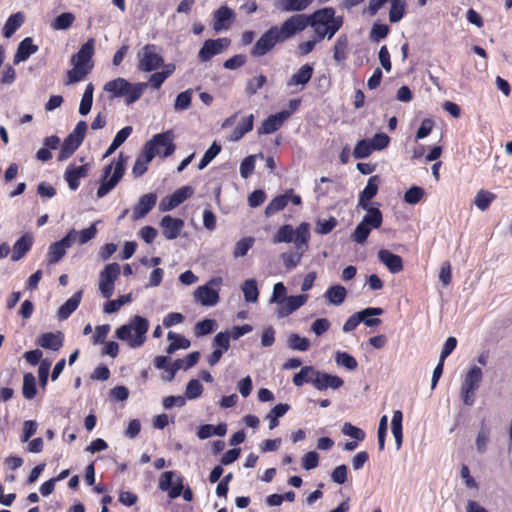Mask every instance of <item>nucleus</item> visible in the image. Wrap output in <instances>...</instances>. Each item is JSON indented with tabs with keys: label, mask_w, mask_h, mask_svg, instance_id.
Wrapping results in <instances>:
<instances>
[{
	"label": "nucleus",
	"mask_w": 512,
	"mask_h": 512,
	"mask_svg": "<svg viewBox=\"0 0 512 512\" xmlns=\"http://www.w3.org/2000/svg\"><path fill=\"white\" fill-rule=\"evenodd\" d=\"M149 321L142 316H134L129 323L120 326L115 334L121 341H126L130 348L141 347L146 341Z\"/></svg>",
	"instance_id": "nucleus-1"
},
{
	"label": "nucleus",
	"mask_w": 512,
	"mask_h": 512,
	"mask_svg": "<svg viewBox=\"0 0 512 512\" xmlns=\"http://www.w3.org/2000/svg\"><path fill=\"white\" fill-rule=\"evenodd\" d=\"M146 88V83L131 84L121 77L108 81L104 85V90L110 93L112 98L125 96L127 104H132L139 100Z\"/></svg>",
	"instance_id": "nucleus-2"
},
{
	"label": "nucleus",
	"mask_w": 512,
	"mask_h": 512,
	"mask_svg": "<svg viewBox=\"0 0 512 512\" xmlns=\"http://www.w3.org/2000/svg\"><path fill=\"white\" fill-rule=\"evenodd\" d=\"M309 239L310 225L303 222L296 229H293L289 224L281 226L272 241L274 244L293 242L296 249H302L308 247Z\"/></svg>",
	"instance_id": "nucleus-3"
},
{
	"label": "nucleus",
	"mask_w": 512,
	"mask_h": 512,
	"mask_svg": "<svg viewBox=\"0 0 512 512\" xmlns=\"http://www.w3.org/2000/svg\"><path fill=\"white\" fill-rule=\"evenodd\" d=\"M126 160L127 158L124 157L123 153H120L116 161H113L104 168L102 183L97 190L98 198L106 196L122 179L125 173Z\"/></svg>",
	"instance_id": "nucleus-4"
},
{
	"label": "nucleus",
	"mask_w": 512,
	"mask_h": 512,
	"mask_svg": "<svg viewBox=\"0 0 512 512\" xmlns=\"http://www.w3.org/2000/svg\"><path fill=\"white\" fill-rule=\"evenodd\" d=\"M222 282L221 277H214L206 284L199 286L194 292L195 301L203 306H215L219 302V288Z\"/></svg>",
	"instance_id": "nucleus-5"
},
{
	"label": "nucleus",
	"mask_w": 512,
	"mask_h": 512,
	"mask_svg": "<svg viewBox=\"0 0 512 512\" xmlns=\"http://www.w3.org/2000/svg\"><path fill=\"white\" fill-rule=\"evenodd\" d=\"M138 69L143 72L155 71L164 64L163 57L159 54L154 44H146L137 54Z\"/></svg>",
	"instance_id": "nucleus-6"
},
{
	"label": "nucleus",
	"mask_w": 512,
	"mask_h": 512,
	"mask_svg": "<svg viewBox=\"0 0 512 512\" xmlns=\"http://www.w3.org/2000/svg\"><path fill=\"white\" fill-rule=\"evenodd\" d=\"M309 26V18L306 14H295L286 19L280 27L277 26V33L282 42L292 38L297 33Z\"/></svg>",
	"instance_id": "nucleus-7"
},
{
	"label": "nucleus",
	"mask_w": 512,
	"mask_h": 512,
	"mask_svg": "<svg viewBox=\"0 0 512 512\" xmlns=\"http://www.w3.org/2000/svg\"><path fill=\"white\" fill-rule=\"evenodd\" d=\"M121 273L118 263L107 264L99 274V291L102 297L109 299L114 293V283Z\"/></svg>",
	"instance_id": "nucleus-8"
},
{
	"label": "nucleus",
	"mask_w": 512,
	"mask_h": 512,
	"mask_svg": "<svg viewBox=\"0 0 512 512\" xmlns=\"http://www.w3.org/2000/svg\"><path fill=\"white\" fill-rule=\"evenodd\" d=\"M77 234L75 229H71L65 237L49 246L46 254V260L49 265L58 263L65 256L66 250L76 242Z\"/></svg>",
	"instance_id": "nucleus-9"
},
{
	"label": "nucleus",
	"mask_w": 512,
	"mask_h": 512,
	"mask_svg": "<svg viewBox=\"0 0 512 512\" xmlns=\"http://www.w3.org/2000/svg\"><path fill=\"white\" fill-rule=\"evenodd\" d=\"M383 313V309L376 307L365 308L362 311L354 313L351 315L343 325L342 330L345 333L351 332L359 325L360 322H363L368 327H374L381 323V320H367L368 316H379Z\"/></svg>",
	"instance_id": "nucleus-10"
},
{
	"label": "nucleus",
	"mask_w": 512,
	"mask_h": 512,
	"mask_svg": "<svg viewBox=\"0 0 512 512\" xmlns=\"http://www.w3.org/2000/svg\"><path fill=\"white\" fill-rule=\"evenodd\" d=\"M279 42H282V40L277 33V26H272L256 41L250 54L256 58L262 57L272 51Z\"/></svg>",
	"instance_id": "nucleus-11"
},
{
	"label": "nucleus",
	"mask_w": 512,
	"mask_h": 512,
	"mask_svg": "<svg viewBox=\"0 0 512 512\" xmlns=\"http://www.w3.org/2000/svg\"><path fill=\"white\" fill-rule=\"evenodd\" d=\"M160 138V136H153V138L145 144L142 153L137 157L132 168L134 177L138 178L147 171L148 164L157 156V151H153L152 146L160 140Z\"/></svg>",
	"instance_id": "nucleus-12"
},
{
	"label": "nucleus",
	"mask_w": 512,
	"mask_h": 512,
	"mask_svg": "<svg viewBox=\"0 0 512 512\" xmlns=\"http://www.w3.org/2000/svg\"><path fill=\"white\" fill-rule=\"evenodd\" d=\"M193 193L194 189L191 186H183L170 196L164 197L159 204V210L161 212L171 211L191 197Z\"/></svg>",
	"instance_id": "nucleus-13"
},
{
	"label": "nucleus",
	"mask_w": 512,
	"mask_h": 512,
	"mask_svg": "<svg viewBox=\"0 0 512 512\" xmlns=\"http://www.w3.org/2000/svg\"><path fill=\"white\" fill-rule=\"evenodd\" d=\"M230 45L228 38H218L206 40L198 52V58L201 62H207L215 55L220 54Z\"/></svg>",
	"instance_id": "nucleus-14"
},
{
	"label": "nucleus",
	"mask_w": 512,
	"mask_h": 512,
	"mask_svg": "<svg viewBox=\"0 0 512 512\" xmlns=\"http://www.w3.org/2000/svg\"><path fill=\"white\" fill-rule=\"evenodd\" d=\"M308 300L307 294L297 296H287L284 301L278 305L276 314L279 318H284L301 308Z\"/></svg>",
	"instance_id": "nucleus-15"
},
{
	"label": "nucleus",
	"mask_w": 512,
	"mask_h": 512,
	"mask_svg": "<svg viewBox=\"0 0 512 512\" xmlns=\"http://www.w3.org/2000/svg\"><path fill=\"white\" fill-rule=\"evenodd\" d=\"M155 136H160V140H158L153 146V151H157V156H162L164 158L171 156L175 151V144L173 143L174 134L172 130H168L163 133L156 134Z\"/></svg>",
	"instance_id": "nucleus-16"
},
{
	"label": "nucleus",
	"mask_w": 512,
	"mask_h": 512,
	"mask_svg": "<svg viewBox=\"0 0 512 512\" xmlns=\"http://www.w3.org/2000/svg\"><path fill=\"white\" fill-rule=\"evenodd\" d=\"M160 226L163 229L164 237L167 240H174L180 235L184 227V221L182 219L166 215L161 219Z\"/></svg>",
	"instance_id": "nucleus-17"
},
{
	"label": "nucleus",
	"mask_w": 512,
	"mask_h": 512,
	"mask_svg": "<svg viewBox=\"0 0 512 512\" xmlns=\"http://www.w3.org/2000/svg\"><path fill=\"white\" fill-rule=\"evenodd\" d=\"M343 383V380L336 375H331L328 373L315 370V379L313 386L319 391H323L328 388L336 390L342 387Z\"/></svg>",
	"instance_id": "nucleus-18"
},
{
	"label": "nucleus",
	"mask_w": 512,
	"mask_h": 512,
	"mask_svg": "<svg viewBox=\"0 0 512 512\" xmlns=\"http://www.w3.org/2000/svg\"><path fill=\"white\" fill-rule=\"evenodd\" d=\"M157 195L155 193H147L142 195L137 204L133 208V219L139 220L144 218L156 205Z\"/></svg>",
	"instance_id": "nucleus-19"
},
{
	"label": "nucleus",
	"mask_w": 512,
	"mask_h": 512,
	"mask_svg": "<svg viewBox=\"0 0 512 512\" xmlns=\"http://www.w3.org/2000/svg\"><path fill=\"white\" fill-rule=\"evenodd\" d=\"M291 112L288 110L280 111L276 114L270 115L263 123L261 128L259 129V133L262 134H271L278 130L283 123L290 117Z\"/></svg>",
	"instance_id": "nucleus-20"
},
{
	"label": "nucleus",
	"mask_w": 512,
	"mask_h": 512,
	"mask_svg": "<svg viewBox=\"0 0 512 512\" xmlns=\"http://www.w3.org/2000/svg\"><path fill=\"white\" fill-rule=\"evenodd\" d=\"M94 49L95 39L90 38L80 47L79 51L75 55H73L72 63L83 65L84 67H93V65L89 63L92 59V56L94 55Z\"/></svg>",
	"instance_id": "nucleus-21"
},
{
	"label": "nucleus",
	"mask_w": 512,
	"mask_h": 512,
	"mask_svg": "<svg viewBox=\"0 0 512 512\" xmlns=\"http://www.w3.org/2000/svg\"><path fill=\"white\" fill-rule=\"evenodd\" d=\"M380 179L374 175L368 179L367 185L359 195L358 207L362 209L368 208L369 201L374 198L378 192Z\"/></svg>",
	"instance_id": "nucleus-22"
},
{
	"label": "nucleus",
	"mask_w": 512,
	"mask_h": 512,
	"mask_svg": "<svg viewBox=\"0 0 512 512\" xmlns=\"http://www.w3.org/2000/svg\"><path fill=\"white\" fill-rule=\"evenodd\" d=\"M378 258L391 273H398L403 270L402 258L389 250L381 249L378 252Z\"/></svg>",
	"instance_id": "nucleus-23"
},
{
	"label": "nucleus",
	"mask_w": 512,
	"mask_h": 512,
	"mask_svg": "<svg viewBox=\"0 0 512 512\" xmlns=\"http://www.w3.org/2000/svg\"><path fill=\"white\" fill-rule=\"evenodd\" d=\"M37 51L38 46L33 44L32 38L26 37L18 45L13 59L14 64L17 65L20 62L26 61L32 54L36 53Z\"/></svg>",
	"instance_id": "nucleus-24"
},
{
	"label": "nucleus",
	"mask_w": 512,
	"mask_h": 512,
	"mask_svg": "<svg viewBox=\"0 0 512 512\" xmlns=\"http://www.w3.org/2000/svg\"><path fill=\"white\" fill-rule=\"evenodd\" d=\"M235 14L232 9L227 6H221L214 12L213 29L219 32L229 28L230 21L234 18Z\"/></svg>",
	"instance_id": "nucleus-25"
},
{
	"label": "nucleus",
	"mask_w": 512,
	"mask_h": 512,
	"mask_svg": "<svg viewBox=\"0 0 512 512\" xmlns=\"http://www.w3.org/2000/svg\"><path fill=\"white\" fill-rule=\"evenodd\" d=\"M33 245V236L29 233L20 237L13 246L12 261H19L31 249Z\"/></svg>",
	"instance_id": "nucleus-26"
},
{
	"label": "nucleus",
	"mask_w": 512,
	"mask_h": 512,
	"mask_svg": "<svg viewBox=\"0 0 512 512\" xmlns=\"http://www.w3.org/2000/svg\"><path fill=\"white\" fill-rule=\"evenodd\" d=\"M38 344L45 349L57 351L63 345V334L61 332L44 333L38 339Z\"/></svg>",
	"instance_id": "nucleus-27"
},
{
	"label": "nucleus",
	"mask_w": 512,
	"mask_h": 512,
	"mask_svg": "<svg viewBox=\"0 0 512 512\" xmlns=\"http://www.w3.org/2000/svg\"><path fill=\"white\" fill-rule=\"evenodd\" d=\"M82 299V290L76 292L71 298H69L59 309L58 318L60 320H66L69 316L78 308Z\"/></svg>",
	"instance_id": "nucleus-28"
},
{
	"label": "nucleus",
	"mask_w": 512,
	"mask_h": 512,
	"mask_svg": "<svg viewBox=\"0 0 512 512\" xmlns=\"http://www.w3.org/2000/svg\"><path fill=\"white\" fill-rule=\"evenodd\" d=\"M309 25H317L322 24L326 25L330 23V21L337 18L335 16V10L332 7H325L315 11L313 14L308 15Z\"/></svg>",
	"instance_id": "nucleus-29"
},
{
	"label": "nucleus",
	"mask_w": 512,
	"mask_h": 512,
	"mask_svg": "<svg viewBox=\"0 0 512 512\" xmlns=\"http://www.w3.org/2000/svg\"><path fill=\"white\" fill-rule=\"evenodd\" d=\"M313 75V67L310 64L303 65L288 81V86H305Z\"/></svg>",
	"instance_id": "nucleus-30"
},
{
	"label": "nucleus",
	"mask_w": 512,
	"mask_h": 512,
	"mask_svg": "<svg viewBox=\"0 0 512 512\" xmlns=\"http://www.w3.org/2000/svg\"><path fill=\"white\" fill-rule=\"evenodd\" d=\"M402 421L403 414L400 410H395L393 412L392 420H391V430L395 439L396 449L399 450L402 446L403 441V432H402Z\"/></svg>",
	"instance_id": "nucleus-31"
},
{
	"label": "nucleus",
	"mask_w": 512,
	"mask_h": 512,
	"mask_svg": "<svg viewBox=\"0 0 512 512\" xmlns=\"http://www.w3.org/2000/svg\"><path fill=\"white\" fill-rule=\"evenodd\" d=\"M367 213L362 219V223L371 227L372 229H378L381 227L383 222L382 212L377 207L368 205V208L364 209Z\"/></svg>",
	"instance_id": "nucleus-32"
},
{
	"label": "nucleus",
	"mask_w": 512,
	"mask_h": 512,
	"mask_svg": "<svg viewBox=\"0 0 512 512\" xmlns=\"http://www.w3.org/2000/svg\"><path fill=\"white\" fill-rule=\"evenodd\" d=\"M254 116L252 114L244 117L242 121L232 131L230 141H239L246 133L253 129Z\"/></svg>",
	"instance_id": "nucleus-33"
},
{
	"label": "nucleus",
	"mask_w": 512,
	"mask_h": 512,
	"mask_svg": "<svg viewBox=\"0 0 512 512\" xmlns=\"http://www.w3.org/2000/svg\"><path fill=\"white\" fill-rule=\"evenodd\" d=\"M346 295L347 290L341 285H333L325 292V298L327 301L335 306L341 305L344 302Z\"/></svg>",
	"instance_id": "nucleus-34"
},
{
	"label": "nucleus",
	"mask_w": 512,
	"mask_h": 512,
	"mask_svg": "<svg viewBox=\"0 0 512 512\" xmlns=\"http://www.w3.org/2000/svg\"><path fill=\"white\" fill-rule=\"evenodd\" d=\"M313 0H279L278 8L283 12H300L308 8Z\"/></svg>",
	"instance_id": "nucleus-35"
},
{
	"label": "nucleus",
	"mask_w": 512,
	"mask_h": 512,
	"mask_svg": "<svg viewBox=\"0 0 512 512\" xmlns=\"http://www.w3.org/2000/svg\"><path fill=\"white\" fill-rule=\"evenodd\" d=\"M348 37L341 34L335 41L333 48V58L337 63H342L347 58Z\"/></svg>",
	"instance_id": "nucleus-36"
},
{
	"label": "nucleus",
	"mask_w": 512,
	"mask_h": 512,
	"mask_svg": "<svg viewBox=\"0 0 512 512\" xmlns=\"http://www.w3.org/2000/svg\"><path fill=\"white\" fill-rule=\"evenodd\" d=\"M24 23V15L22 12L12 14L6 21L3 34L6 38H10Z\"/></svg>",
	"instance_id": "nucleus-37"
},
{
	"label": "nucleus",
	"mask_w": 512,
	"mask_h": 512,
	"mask_svg": "<svg viewBox=\"0 0 512 512\" xmlns=\"http://www.w3.org/2000/svg\"><path fill=\"white\" fill-rule=\"evenodd\" d=\"M167 336H168V339L171 341V343L166 348V352L168 354H172L178 349H187L191 345V343L188 339H186L184 336L179 335L175 332L169 331Z\"/></svg>",
	"instance_id": "nucleus-38"
},
{
	"label": "nucleus",
	"mask_w": 512,
	"mask_h": 512,
	"mask_svg": "<svg viewBox=\"0 0 512 512\" xmlns=\"http://www.w3.org/2000/svg\"><path fill=\"white\" fill-rule=\"evenodd\" d=\"M308 249V247L296 249L294 252H284L281 255V259L283 261V265L287 270H291L297 267L303 256V253Z\"/></svg>",
	"instance_id": "nucleus-39"
},
{
	"label": "nucleus",
	"mask_w": 512,
	"mask_h": 512,
	"mask_svg": "<svg viewBox=\"0 0 512 512\" xmlns=\"http://www.w3.org/2000/svg\"><path fill=\"white\" fill-rule=\"evenodd\" d=\"M289 202V193L285 192L283 195L275 197L265 208L266 217H270L275 213L283 210Z\"/></svg>",
	"instance_id": "nucleus-40"
},
{
	"label": "nucleus",
	"mask_w": 512,
	"mask_h": 512,
	"mask_svg": "<svg viewBox=\"0 0 512 512\" xmlns=\"http://www.w3.org/2000/svg\"><path fill=\"white\" fill-rule=\"evenodd\" d=\"M483 373L481 368L473 366L466 374L462 387L469 388L471 390H477L482 380Z\"/></svg>",
	"instance_id": "nucleus-41"
},
{
	"label": "nucleus",
	"mask_w": 512,
	"mask_h": 512,
	"mask_svg": "<svg viewBox=\"0 0 512 512\" xmlns=\"http://www.w3.org/2000/svg\"><path fill=\"white\" fill-rule=\"evenodd\" d=\"M315 368L313 366H305L300 372L296 373L293 377V383L295 386H302L304 383H311L314 385L315 379Z\"/></svg>",
	"instance_id": "nucleus-42"
},
{
	"label": "nucleus",
	"mask_w": 512,
	"mask_h": 512,
	"mask_svg": "<svg viewBox=\"0 0 512 512\" xmlns=\"http://www.w3.org/2000/svg\"><path fill=\"white\" fill-rule=\"evenodd\" d=\"M73 65L74 67L67 72V85L74 84L83 80L92 69V66L84 67L83 65L79 64Z\"/></svg>",
	"instance_id": "nucleus-43"
},
{
	"label": "nucleus",
	"mask_w": 512,
	"mask_h": 512,
	"mask_svg": "<svg viewBox=\"0 0 512 512\" xmlns=\"http://www.w3.org/2000/svg\"><path fill=\"white\" fill-rule=\"evenodd\" d=\"M242 292L246 302L255 303L259 297L257 282L254 279L246 280L242 285Z\"/></svg>",
	"instance_id": "nucleus-44"
},
{
	"label": "nucleus",
	"mask_w": 512,
	"mask_h": 512,
	"mask_svg": "<svg viewBox=\"0 0 512 512\" xmlns=\"http://www.w3.org/2000/svg\"><path fill=\"white\" fill-rule=\"evenodd\" d=\"M80 145V142L73 139L72 137L67 136L58 155V161H64L71 157Z\"/></svg>",
	"instance_id": "nucleus-45"
},
{
	"label": "nucleus",
	"mask_w": 512,
	"mask_h": 512,
	"mask_svg": "<svg viewBox=\"0 0 512 512\" xmlns=\"http://www.w3.org/2000/svg\"><path fill=\"white\" fill-rule=\"evenodd\" d=\"M289 408L290 406L288 404L280 403L271 409V411L266 416V419L269 420V429L272 430L278 426V418L284 416Z\"/></svg>",
	"instance_id": "nucleus-46"
},
{
	"label": "nucleus",
	"mask_w": 512,
	"mask_h": 512,
	"mask_svg": "<svg viewBox=\"0 0 512 512\" xmlns=\"http://www.w3.org/2000/svg\"><path fill=\"white\" fill-rule=\"evenodd\" d=\"M93 91L94 87L91 83H89L85 88L79 105V113L82 116L87 115L91 110L93 103Z\"/></svg>",
	"instance_id": "nucleus-47"
},
{
	"label": "nucleus",
	"mask_w": 512,
	"mask_h": 512,
	"mask_svg": "<svg viewBox=\"0 0 512 512\" xmlns=\"http://www.w3.org/2000/svg\"><path fill=\"white\" fill-rule=\"evenodd\" d=\"M391 9L389 12V20L391 23L399 22L405 15L406 3L404 0H390Z\"/></svg>",
	"instance_id": "nucleus-48"
},
{
	"label": "nucleus",
	"mask_w": 512,
	"mask_h": 512,
	"mask_svg": "<svg viewBox=\"0 0 512 512\" xmlns=\"http://www.w3.org/2000/svg\"><path fill=\"white\" fill-rule=\"evenodd\" d=\"M217 327L216 320L204 319L199 321L194 327V334L196 337H202L204 335L212 333Z\"/></svg>",
	"instance_id": "nucleus-49"
},
{
	"label": "nucleus",
	"mask_w": 512,
	"mask_h": 512,
	"mask_svg": "<svg viewBox=\"0 0 512 512\" xmlns=\"http://www.w3.org/2000/svg\"><path fill=\"white\" fill-rule=\"evenodd\" d=\"M74 21L75 16L72 13L64 12L54 19L51 26L54 30H66L73 24Z\"/></svg>",
	"instance_id": "nucleus-50"
},
{
	"label": "nucleus",
	"mask_w": 512,
	"mask_h": 512,
	"mask_svg": "<svg viewBox=\"0 0 512 512\" xmlns=\"http://www.w3.org/2000/svg\"><path fill=\"white\" fill-rule=\"evenodd\" d=\"M288 346L297 351H307L310 347V340L306 337H301L298 334H291L288 338Z\"/></svg>",
	"instance_id": "nucleus-51"
},
{
	"label": "nucleus",
	"mask_w": 512,
	"mask_h": 512,
	"mask_svg": "<svg viewBox=\"0 0 512 512\" xmlns=\"http://www.w3.org/2000/svg\"><path fill=\"white\" fill-rule=\"evenodd\" d=\"M495 198V194L489 191L480 190L475 196L474 203L478 209L485 211Z\"/></svg>",
	"instance_id": "nucleus-52"
},
{
	"label": "nucleus",
	"mask_w": 512,
	"mask_h": 512,
	"mask_svg": "<svg viewBox=\"0 0 512 512\" xmlns=\"http://www.w3.org/2000/svg\"><path fill=\"white\" fill-rule=\"evenodd\" d=\"M372 152L373 149L371 148L370 140L362 139L357 142L353 151V156L356 159H364L370 156Z\"/></svg>",
	"instance_id": "nucleus-53"
},
{
	"label": "nucleus",
	"mask_w": 512,
	"mask_h": 512,
	"mask_svg": "<svg viewBox=\"0 0 512 512\" xmlns=\"http://www.w3.org/2000/svg\"><path fill=\"white\" fill-rule=\"evenodd\" d=\"M192 100V90L188 89L179 93L174 102V109L176 111H184L190 107Z\"/></svg>",
	"instance_id": "nucleus-54"
},
{
	"label": "nucleus",
	"mask_w": 512,
	"mask_h": 512,
	"mask_svg": "<svg viewBox=\"0 0 512 512\" xmlns=\"http://www.w3.org/2000/svg\"><path fill=\"white\" fill-rule=\"evenodd\" d=\"M36 394V379L33 374L27 373L23 378V395L27 399H32Z\"/></svg>",
	"instance_id": "nucleus-55"
},
{
	"label": "nucleus",
	"mask_w": 512,
	"mask_h": 512,
	"mask_svg": "<svg viewBox=\"0 0 512 512\" xmlns=\"http://www.w3.org/2000/svg\"><path fill=\"white\" fill-rule=\"evenodd\" d=\"M335 361L339 366H343L348 370H355L358 366L356 359L346 352H337Z\"/></svg>",
	"instance_id": "nucleus-56"
},
{
	"label": "nucleus",
	"mask_w": 512,
	"mask_h": 512,
	"mask_svg": "<svg viewBox=\"0 0 512 512\" xmlns=\"http://www.w3.org/2000/svg\"><path fill=\"white\" fill-rule=\"evenodd\" d=\"M253 244L254 239L252 237H245L241 239L235 245L233 256L235 258L244 257L248 253L249 249L253 246Z\"/></svg>",
	"instance_id": "nucleus-57"
},
{
	"label": "nucleus",
	"mask_w": 512,
	"mask_h": 512,
	"mask_svg": "<svg viewBox=\"0 0 512 512\" xmlns=\"http://www.w3.org/2000/svg\"><path fill=\"white\" fill-rule=\"evenodd\" d=\"M203 392V386L197 379H192L188 382L185 389V398L190 400L196 399L201 396Z\"/></svg>",
	"instance_id": "nucleus-58"
},
{
	"label": "nucleus",
	"mask_w": 512,
	"mask_h": 512,
	"mask_svg": "<svg viewBox=\"0 0 512 512\" xmlns=\"http://www.w3.org/2000/svg\"><path fill=\"white\" fill-rule=\"evenodd\" d=\"M131 301V295H123L120 298L116 300L108 301L104 305V312L107 314L115 313L117 312L124 304L129 303Z\"/></svg>",
	"instance_id": "nucleus-59"
},
{
	"label": "nucleus",
	"mask_w": 512,
	"mask_h": 512,
	"mask_svg": "<svg viewBox=\"0 0 512 512\" xmlns=\"http://www.w3.org/2000/svg\"><path fill=\"white\" fill-rule=\"evenodd\" d=\"M221 151V146L216 142H213L210 148L205 152L201 159L198 169L203 170Z\"/></svg>",
	"instance_id": "nucleus-60"
},
{
	"label": "nucleus",
	"mask_w": 512,
	"mask_h": 512,
	"mask_svg": "<svg viewBox=\"0 0 512 512\" xmlns=\"http://www.w3.org/2000/svg\"><path fill=\"white\" fill-rule=\"evenodd\" d=\"M371 229H372L371 227H369L366 224L360 222L356 226V228H355V230H354V232H353V234L351 236L352 240L355 241L358 244H363L367 240V238H368V236H369V234L371 232Z\"/></svg>",
	"instance_id": "nucleus-61"
},
{
	"label": "nucleus",
	"mask_w": 512,
	"mask_h": 512,
	"mask_svg": "<svg viewBox=\"0 0 512 512\" xmlns=\"http://www.w3.org/2000/svg\"><path fill=\"white\" fill-rule=\"evenodd\" d=\"M266 81L267 79L264 75H259L253 79L248 80L245 88L246 94L248 96L256 94L257 91L265 85Z\"/></svg>",
	"instance_id": "nucleus-62"
},
{
	"label": "nucleus",
	"mask_w": 512,
	"mask_h": 512,
	"mask_svg": "<svg viewBox=\"0 0 512 512\" xmlns=\"http://www.w3.org/2000/svg\"><path fill=\"white\" fill-rule=\"evenodd\" d=\"M424 196L423 188L419 186H413L408 189L404 194V201L408 204H417Z\"/></svg>",
	"instance_id": "nucleus-63"
},
{
	"label": "nucleus",
	"mask_w": 512,
	"mask_h": 512,
	"mask_svg": "<svg viewBox=\"0 0 512 512\" xmlns=\"http://www.w3.org/2000/svg\"><path fill=\"white\" fill-rule=\"evenodd\" d=\"M287 289L282 282H277L273 286L272 296L269 300L270 303H275L280 305L284 299L287 297Z\"/></svg>",
	"instance_id": "nucleus-64"
}]
</instances>
